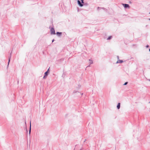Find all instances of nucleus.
Here are the masks:
<instances>
[{
    "label": "nucleus",
    "mask_w": 150,
    "mask_h": 150,
    "mask_svg": "<svg viewBox=\"0 0 150 150\" xmlns=\"http://www.w3.org/2000/svg\"><path fill=\"white\" fill-rule=\"evenodd\" d=\"M11 53L10 54V57H9V58H8V65L9 64V62H10V59H11Z\"/></svg>",
    "instance_id": "11"
},
{
    "label": "nucleus",
    "mask_w": 150,
    "mask_h": 150,
    "mask_svg": "<svg viewBox=\"0 0 150 150\" xmlns=\"http://www.w3.org/2000/svg\"><path fill=\"white\" fill-rule=\"evenodd\" d=\"M112 36H109L107 38V40H110L112 39Z\"/></svg>",
    "instance_id": "10"
},
{
    "label": "nucleus",
    "mask_w": 150,
    "mask_h": 150,
    "mask_svg": "<svg viewBox=\"0 0 150 150\" xmlns=\"http://www.w3.org/2000/svg\"><path fill=\"white\" fill-rule=\"evenodd\" d=\"M54 41V39H53L52 40V42H53Z\"/></svg>",
    "instance_id": "19"
},
{
    "label": "nucleus",
    "mask_w": 150,
    "mask_h": 150,
    "mask_svg": "<svg viewBox=\"0 0 150 150\" xmlns=\"http://www.w3.org/2000/svg\"><path fill=\"white\" fill-rule=\"evenodd\" d=\"M149 13L150 14V12Z\"/></svg>",
    "instance_id": "29"
},
{
    "label": "nucleus",
    "mask_w": 150,
    "mask_h": 150,
    "mask_svg": "<svg viewBox=\"0 0 150 150\" xmlns=\"http://www.w3.org/2000/svg\"><path fill=\"white\" fill-rule=\"evenodd\" d=\"M86 140V139H85L84 141L83 142H85Z\"/></svg>",
    "instance_id": "20"
},
{
    "label": "nucleus",
    "mask_w": 150,
    "mask_h": 150,
    "mask_svg": "<svg viewBox=\"0 0 150 150\" xmlns=\"http://www.w3.org/2000/svg\"><path fill=\"white\" fill-rule=\"evenodd\" d=\"M81 94L82 95L83 94V93Z\"/></svg>",
    "instance_id": "28"
},
{
    "label": "nucleus",
    "mask_w": 150,
    "mask_h": 150,
    "mask_svg": "<svg viewBox=\"0 0 150 150\" xmlns=\"http://www.w3.org/2000/svg\"><path fill=\"white\" fill-rule=\"evenodd\" d=\"M62 32H57L56 33L57 35L58 36H60L62 35Z\"/></svg>",
    "instance_id": "6"
},
{
    "label": "nucleus",
    "mask_w": 150,
    "mask_h": 150,
    "mask_svg": "<svg viewBox=\"0 0 150 150\" xmlns=\"http://www.w3.org/2000/svg\"><path fill=\"white\" fill-rule=\"evenodd\" d=\"M122 6L125 8H129L130 7L128 4H122Z\"/></svg>",
    "instance_id": "3"
},
{
    "label": "nucleus",
    "mask_w": 150,
    "mask_h": 150,
    "mask_svg": "<svg viewBox=\"0 0 150 150\" xmlns=\"http://www.w3.org/2000/svg\"><path fill=\"white\" fill-rule=\"evenodd\" d=\"M78 8V11H79V8Z\"/></svg>",
    "instance_id": "24"
},
{
    "label": "nucleus",
    "mask_w": 150,
    "mask_h": 150,
    "mask_svg": "<svg viewBox=\"0 0 150 150\" xmlns=\"http://www.w3.org/2000/svg\"><path fill=\"white\" fill-rule=\"evenodd\" d=\"M117 58L118 59H119V57L118 56H117Z\"/></svg>",
    "instance_id": "22"
},
{
    "label": "nucleus",
    "mask_w": 150,
    "mask_h": 150,
    "mask_svg": "<svg viewBox=\"0 0 150 150\" xmlns=\"http://www.w3.org/2000/svg\"><path fill=\"white\" fill-rule=\"evenodd\" d=\"M90 65H89V66H88L87 67H90Z\"/></svg>",
    "instance_id": "23"
},
{
    "label": "nucleus",
    "mask_w": 150,
    "mask_h": 150,
    "mask_svg": "<svg viewBox=\"0 0 150 150\" xmlns=\"http://www.w3.org/2000/svg\"><path fill=\"white\" fill-rule=\"evenodd\" d=\"M149 47V46L148 45H147L146 46V48H147L148 47Z\"/></svg>",
    "instance_id": "17"
},
{
    "label": "nucleus",
    "mask_w": 150,
    "mask_h": 150,
    "mask_svg": "<svg viewBox=\"0 0 150 150\" xmlns=\"http://www.w3.org/2000/svg\"><path fill=\"white\" fill-rule=\"evenodd\" d=\"M123 62V61L122 60H119L116 62V63H122Z\"/></svg>",
    "instance_id": "5"
},
{
    "label": "nucleus",
    "mask_w": 150,
    "mask_h": 150,
    "mask_svg": "<svg viewBox=\"0 0 150 150\" xmlns=\"http://www.w3.org/2000/svg\"><path fill=\"white\" fill-rule=\"evenodd\" d=\"M50 33L51 35H55V30L53 27L51 28L50 29Z\"/></svg>",
    "instance_id": "1"
},
{
    "label": "nucleus",
    "mask_w": 150,
    "mask_h": 150,
    "mask_svg": "<svg viewBox=\"0 0 150 150\" xmlns=\"http://www.w3.org/2000/svg\"><path fill=\"white\" fill-rule=\"evenodd\" d=\"M31 131V121H30V129H29V134H30Z\"/></svg>",
    "instance_id": "8"
},
{
    "label": "nucleus",
    "mask_w": 150,
    "mask_h": 150,
    "mask_svg": "<svg viewBox=\"0 0 150 150\" xmlns=\"http://www.w3.org/2000/svg\"><path fill=\"white\" fill-rule=\"evenodd\" d=\"M149 81H150V80H149Z\"/></svg>",
    "instance_id": "31"
},
{
    "label": "nucleus",
    "mask_w": 150,
    "mask_h": 150,
    "mask_svg": "<svg viewBox=\"0 0 150 150\" xmlns=\"http://www.w3.org/2000/svg\"><path fill=\"white\" fill-rule=\"evenodd\" d=\"M128 82H125L123 85H126L127 84Z\"/></svg>",
    "instance_id": "14"
},
{
    "label": "nucleus",
    "mask_w": 150,
    "mask_h": 150,
    "mask_svg": "<svg viewBox=\"0 0 150 150\" xmlns=\"http://www.w3.org/2000/svg\"><path fill=\"white\" fill-rule=\"evenodd\" d=\"M89 62L90 64H92L93 63V61L92 60H91V59H89Z\"/></svg>",
    "instance_id": "12"
},
{
    "label": "nucleus",
    "mask_w": 150,
    "mask_h": 150,
    "mask_svg": "<svg viewBox=\"0 0 150 150\" xmlns=\"http://www.w3.org/2000/svg\"><path fill=\"white\" fill-rule=\"evenodd\" d=\"M49 73H48V72H45L44 74V75L43 76V79H45L46 78L47 76L48 75Z\"/></svg>",
    "instance_id": "4"
},
{
    "label": "nucleus",
    "mask_w": 150,
    "mask_h": 150,
    "mask_svg": "<svg viewBox=\"0 0 150 150\" xmlns=\"http://www.w3.org/2000/svg\"><path fill=\"white\" fill-rule=\"evenodd\" d=\"M50 67L47 70L46 72H48V73H49L50 72Z\"/></svg>",
    "instance_id": "15"
},
{
    "label": "nucleus",
    "mask_w": 150,
    "mask_h": 150,
    "mask_svg": "<svg viewBox=\"0 0 150 150\" xmlns=\"http://www.w3.org/2000/svg\"><path fill=\"white\" fill-rule=\"evenodd\" d=\"M149 52H150V48H149Z\"/></svg>",
    "instance_id": "25"
},
{
    "label": "nucleus",
    "mask_w": 150,
    "mask_h": 150,
    "mask_svg": "<svg viewBox=\"0 0 150 150\" xmlns=\"http://www.w3.org/2000/svg\"><path fill=\"white\" fill-rule=\"evenodd\" d=\"M120 103H119L117 104V108L118 109H119L120 108Z\"/></svg>",
    "instance_id": "7"
},
{
    "label": "nucleus",
    "mask_w": 150,
    "mask_h": 150,
    "mask_svg": "<svg viewBox=\"0 0 150 150\" xmlns=\"http://www.w3.org/2000/svg\"><path fill=\"white\" fill-rule=\"evenodd\" d=\"M149 20L150 21V18L149 19Z\"/></svg>",
    "instance_id": "27"
},
{
    "label": "nucleus",
    "mask_w": 150,
    "mask_h": 150,
    "mask_svg": "<svg viewBox=\"0 0 150 150\" xmlns=\"http://www.w3.org/2000/svg\"><path fill=\"white\" fill-rule=\"evenodd\" d=\"M83 148H81V149H80V150H83Z\"/></svg>",
    "instance_id": "21"
},
{
    "label": "nucleus",
    "mask_w": 150,
    "mask_h": 150,
    "mask_svg": "<svg viewBox=\"0 0 150 150\" xmlns=\"http://www.w3.org/2000/svg\"><path fill=\"white\" fill-rule=\"evenodd\" d=\"M77 92V91H75H75H73V93H76Z\"/></svg>",
    "instance_id": "18"
},
{
    "label": "nucleus",
    "mask_w": 150,
    "mask_h": 150,
    "mask_svg": "<svg viewBox=\"0 0 150 150\" xmlns=\"http://www.w3.org/2000/svg\"><path fill=\"white\" fill-rule=\"evenodd\" d=\"M129 3H131V2H130Z\"/></svg>",
    "instance_id": "26"
},
{
    "label": "nucleus",
    "mask_w": 150,
    "mask_h": 150,
    "mask_svg": "<svg viewBox=\"0 0 150 150\" xmlns=\"http://www.w3.org/2000/svg\"><path fill=\"white\" fill-rule=\"evenodd\" d=\"M102 9L104 10H106L105 8H103V7H98L97 8V10L99 11V9Z\"/></svg>",
    "instance_id": "9"
},
{
    "label": "nucleus",
    "mask_w": 150,
    "mask_h": 150,
    "mask_svg": "<svg viewBox=\"0 0 150 150\" xmlns=\"http://www.w3.org/2000/svg\"><path fill=\"white\" fill-rule=\"evenodd\" d=\"M82 2V3H84V0H80Z\"/></svg>",
    "instance_id": "16"
},
{
    "label": "nucleus",
    "mask_w": 150,
    "mask_h": 150,
    "mask_svg": "<svg viewBox=\"0 0 150 150\" xmlns=\"http://www.w3.org/2000/svg\"><path fill=\"white\" fill-rule=\"evenodd\" d=\"M149 103H150V102H149Z\"/></svg>",
    "instance_id": "30"
},
{
    "label": "nucleus",
    "mask_w": 150,
    "mask_h": 150,
    "mask_svg": "<svg viewBox=\"0 0 150 150\" xmlns=\"http://www.w3.org/2000/svg\"><path fill=\"white\" fill-rule=\"evenodd\" d=\"M77 2L79 6L82 7L83 6L84 3H82V2L78 0Z\"/></svg>",
    "instance_id": "2"
},
{
    "label": "nucleus",
    "mask_w": 150,
    "mask_h": 150,
    "mask_svg": "<svg viewBox=\"0 0 150 150\" xmlns=\"http://www.w3.org/2000/svg\"><path fill=\"white\" fill-rule=\"evenodd\" d=\"M88 5V4L87 3H84L83 4V5L87 6Z\"/></svg>",
    "instance_id": "13"
}]
</instances>
